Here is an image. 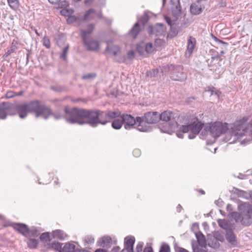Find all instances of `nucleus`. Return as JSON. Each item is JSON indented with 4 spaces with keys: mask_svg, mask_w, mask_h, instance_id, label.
I'll return each mask as SVG.
<instances>
[{
    "mask_svg": "<svg viewBox=\"0 0 252 252\" xmlns=\"http://www.w3.org/2000/svg\"><path fill=\"white\" fill-rule=\"evenodd\" d=\"M179 129L183 133H187L190 130V124L187 125H182L179 127Z\"/></svg>",
    "mask_w": 252,
    "mask_h": 252,
    "instance_id": "864d4df0",
    "label": "nucleus"
},
{
    "mask_svg": "<svg viewBox=\"0 0 252 252\" xmlns=\"http://www.w3.org/2000/svg\"><path fill=\"white\" fill-rule=\"evenodd\" d=\"M149 16L146 12H144L143 15L138 19L137 22L144 26L149 21Z\"/></svg>",
    "mask_w": 252,
    "mask_h": 252,
    "instance_id": "4c0bfd02",
    "label": "nucleus"
},
{
    "mask_svg": "<svg viewBox=\"0 0 252 252\" xmlns=\"http://www.w3.org/2000/svg\"><path fill=\"white\" fill-rule=\"evenodd\" d=\"M15 50H14L13 49H12L10 48H8L7 51L3 55L2 58L3 59L6 58L8 56H9L11 54L15 52Z\"/></svg>",
    "mask_w": 252,
    "mask_h": 252,
    "instance_id": "680f3d73",
    "label": "nucleus"
},
{
    "mask_svg": "<svg viewBox=\"0 0 252 252\" xmlns=\"http://www.w3.org/2000/svg\"><path fill=\"white\" fill-rule=\"evenodd\" d=\"M143 252H154V251L151 246H147L143 249Z\"/></svg>",
    "mask_w": 252,
    "mask_h": 252,
    "instance_id": "338daca9",
    "label": "nucleus"
},
{
    "mask_svg": "<svg viewBox=\"0 0 252 252\" xmlns=\"http://www.w3.org/2000/svg\"><path fill=\"white\" fill-rule=\"evenodd\" d=\"M43 45L47 49H49L51 47L50 40L48 36H44L43 38Z\"/></svg>",
    "mask_w": 252,
    "mask_h": 252,
    "instance_id": "8fccbe9b",
    "label": "nucleus"
},
{
    "mask_svg": "<svg viewBox=\"0 0 252 252\" xmlns=\"http://www.w3.org/2000/svg\"><path fill=\"white\" fill-rule=\"evenodd\" d=\"M212 38L214 39V40L215 41H216V42H218L219 43H221V44H223V45H224L225 46H227L228 45V43L225 42L219 39L218 37H217L216 36H215V35H214L212 34Z\"/></svg>",
    "mask_w": 252,
    "mask_h": 252,
    "instance_id": "13d9d810",
    "label": "nucleus"
},
{
    "mask_svg": "<svg viewBox=\"0 0 252 252\" xmlns=\"http://www.w3.org/2000/svg\"><path fill=\"white\" fill-rule=\"evenodd\" d=\"M73 12V10L66 9L65 8H63V9L61 10L60 11L61 14L64 16H68L69 14H71Z\"/></svg>",
    "mask_w": 252,
    "mask_h": 252,
    "instance_id": "3c124183",
    "label": "nucleus"
},
{
    "mask_svg": "<svg viewBox=\"0 0 252 252\" xmlns=\"http://www.w3.org/2000/svg\"><path fill=\"white\" fill-rule=\"evenodd\" d=\"M213 237L216 240L221 242L224 240L223 236L219 231H214L213 233Z\"/></svg>",
    "mask_w": 252,
    "mask_h": 252,
    "instance_id": "79ce46f5",
    "label": "nucleus"
},
{
    "mask_svg": "<svg viewBox=\"0 0 252 252\" xmlns=\"http://www.w3.org/2000/svg\"><path fill=\"white\" fill-rule=\"evenodd\" d=\"M248 120V117H244L234 124L232 131L235 136L242 137L249 133L252 138V119L250 123L247 125L246 122Z\"/></svg>",
    "mask_w": 252,
    "mask_h": 252,
    "instance_id": "20e7f679",
    "label": "nucleus"
},
{
    "mask_svg": "<svg viewBox=\"0 0 252 252\" xmlns=\"http://www.w3.org/2000/svg\"><path fill=\"white\" fill-rule=\"evenodd\" d=\"M119 115L120 113L111 110L102 111L66 106L64 108L63 119L70 124L89 125L92 127H95L99 124L105 125L111 119Z\"/></svg>",
    "mask_w": 252,
    "mask_h": 252,
    "instance_id": "f257e3e1",
    "label": "nucleus"
},
{
    "mask_svg": "<svg viewBox=\"0 0 252 252\" xmlns=\"http://www.w3.org/2000/svg\"><path fill=\"white\" fill-rule=\"evenodd\" d=\"M120 118H122L124 127L126 129H130L132 128H136L138 125L136 118H134L131 115L123 114L121 115Z\"/></svg>",
    "mask_w": 252,
    "mask_h": 252,
    "instance_id": "1a4fd4ad",
    "label": "nucleus"
},
{
    "mask_svg": "<svg viewBox=\"0 0 252 252\" xmlns=\"http://www.w3.org/2000/svg\"><path fill=\"white\" fill-rule=\"evenodd\" d=\"M51 89L52 90L56 92H62L64 90V87L60 86V85H57L54 86H51Z\"/></svg>",
    "mask_w": 252,
    "mask_h": 252,
    "instance_id": "5fc2aeb1",
    "label": "nucleus"
},
{
    "mask_svg": "<svg viewBox=\"0 0 252 252\" xmlns=\"http://www.w3.org/2000/svg\"><path fill=\"white\" fill-rule=\"evenodd\" d=\"M203 126L204 124L200 121H198L197 123L195 122L191 123L190 124V130L192 133L198 134L203 128Z\"/></svg>",
    "mask_w": 252,
    "mask_h": 252,
    "instance_id": "aec40b11",
    "label": "nucleus"
},
{
    "mask_svg": "<svg viewBox=\"0 0 252 252\" xmlns=\"http://www.w3.org/2000/svg\"><path fill=\"white\" fill-rule=\"evenodd\" d=\"M97 74L95 73H89L86 74H84L82 76L83 80H88L96 77Z\"/></svg>",
    "mask_w": 252,
    "mask_h": 252,
    "instance_id": "49530a36",
    "label": "nucleus"
},
{
    "mask_svg": "<svg viewBox=\"0 0 252 252\" xmlns=\"http://www.w3.org/2000/svg\"><path fill=\"white\" fill-rule=\"evenodd\" d=\"M178 33V31L176 28V26L173 24V26H170V35L173 37L176 36Z\"/></svg>",
    "mask_w": 252,
    "mask_h": 252,
    "instance_id": "de8ad7c7",
    "label": "nucleus"
},
{
    "mask_svg": "<svg viewBox=\"0 0 252 252\" xmlns=\"http://www.w3.org/2000/svg\"><path fill=\"white\" fill-rule=\"evenodd\" d=\"M15 50H14L13 49H12L10 48H8L7 51L3 55L2 58L3 59L6 58L8 56H9L11 54L15 52Z\"/></svg>",
    "mask_w": 252,
    "mask_h": 252,
    "instance_id": "052dcab7",
    "label": "nucleus"
},
{
    "mask_svg": "<svg viewBox=\"0 0 252 252\" xmlns=\"http://www.w3.org/2000/svg\"><path fill=\"white\" fill-rule=\"evenodd\" d=\"M166 28L162 23H157L153 26H149L147 31L150 35L155 34L156 36H161L166 32Z\"/></svg>",
    "mask_w": 252,
    "mask_h": 252,
    "instance_id": "9d476101",
    "label": "nucleus"
},
{
    "mask_svg": "<svg viewBox=\"0 0 252 252\" xmlns=\"http://www.w3.org/2000/svg\"><path fill=\"white\" fill-rule=\"evenodd\" d=\"M119 51L120 48L117 46H113L111 48H109L108 46H107L105 49V52H109V54L113 56H116Z\"/></svg>",
    "mask_w": 252,
    "mask_h": 252,
    "instance_id": "7c9ffc66",
    "label": "nucleus"
},
{
    "mask_svg": "<svg viewBox=\"0 0 252 252\" xmlns=\"http://www.w3.org/2000/svg\"><path fill=\"white\" fill-rule=\"evenodd\" d=\"M115 112H119L120 113V115L114 118V121L112 122V124H111V126L112 127H113V128L115 129H120L123 125V121H122V118H120V119H119L118 118V117H120L121 116V112H119L118 110L117 111H115ZM112 120H113V119H112ZM111 119L110 120V121L109 122H110L111 121Z\"/></svg>",
    "mask_w": 252,
    "mask_h": 252,
    "instance_id": "4be33fe9",
    "label": "nucleus"
},
{
    "mask_svg": "<svg viewBox=\"0 0 252 252\" xmlns=\"http://www.w3.org/2000/svg\"><path fill=\"white\" fill-rule=\"evenodd\" d=\"M158 73L159 71L158 69H153L147 72V75L150 77H155L158 76Z\"/></svg>",
    "mask_w": 252,
    "mask_h": 252,
    "instance_id": "c03bdc74",
    "label": "nucleus"
},
{
    "mask_svg": "<svg viewBox=\"0 0 252 252\" xmlns=\"http://www.w3.org/2000/svg\"><path fill=\"white\" fill-rule=\"evenodd\" d=\"M83 241L84 245L85 246H87L88 245H91L94 244V239L92 235H87L84 237Z\"/></svg>",
    "mask_w": 252,
    "mask_h": 252,
    "instance_id": "f704fd0d",
    "label": "nucleus"
},
{
    "mask_svg": "<svg viewBox=\"0 0 252 252\" xmlns=\"http://www.w3.org/2000/svg\"><path fill=\"white\" fill-rule=\"evenodd\" d=\"M171 1H174L177 3L175 7L172 8V12L176 14H180L182 11V8L180 2V0H172Z\"/></svg>",
    "mask_w": 252,
    "mask_h": 252,
    "instance_id": "c9c22d12",
    "label": "nucleus"
},
{
    "mask_svg": "<svg viewBox=\"0 0 252 252\" xmlns=\"http://www.w3.org/2000/svg\"><path fill=\"white\" fill-rule=\"evenodd\" d=\"M135 239L133 236H127L124 239V248L125 249L130 250L131 252H134L133 247L135 243Z\"/></svg>",
    "mask_w": 252,
    "mask_h": 252,
    "instance_id": "dca6fc26",
    "label": "nucleus"
},
{
    "mask_svg": "<svg viewBox=\"0 0 252 252\" xmlns=\"http://www.w3.org/2000/svg\"><path fill=\"white\" fill-rule=\"evenodd\" d=\"M127 58L130 59L132 60L134 58V52L132 50H130L128 52L127 54Z\"/></svg>",
    "mask_w": 252,
    "mask_h": 252,
    "instance_id": "69168bd1",
    "label": "nucleus"
},
{
    "mask_svg": "<svg viewBox=\"0 0 252 252\" xmlns=\"http://www.w3.org/2000/svg\"><path fill=\"white\" fill-rule=\"evenodd\" d=\"M94 29V25L90 24L87 26V30H81L80 31V36L82 39H84L86 37H88L89 35H90L93 31Z\"/></svg>",
    "mask_w": 252,
    "mask_h": 252,
    "instance_id": "393cba45",
    "label": "nucleus"
},
{
    "mask_svg": "<svg viewBox=\"0 0 252 252\" xmlns=\"http://www.w3.org/2000/svg\"><path fill=\"white\" fill-rule=\"evenodd\" d=\"M178 117V114L170 110H166L159 114V120L164 122L175 121L176 119Z\"/></svg>",
    "mask_w": 252,
    "mask_h": 252,
    "instance_id": "ddd939ff",
    "label": "nucleus"
},
{
    "mask_svg": "<svg viewBox=\"0 0 252 252\" xmlns=\"http://www.w3.org/2000/svg\"><path fill=\"white\" fill-rule=\"evenodd\" d=\"M10 226L26 238L36 237L39 235V231L34 226L29 228L27 224L20 222L12 223Z\"/></svg>",
    "mask_w": 252,
    "mask_h": 252,
    "instance_id": "423d86ee",
    "label": "nucleus"
},
{
    "mask_svg": "<svg viewBox=\"0 0 252 252\" xmlns=\"http://www.w3.org/2000/svg\"><path fill=\"white\" fill-rule=\"evenodd\" d=\"M183 66L179 65L168 64L163 67L162 72H169L170 77L174 81L184 82L187 79V74L183 72Z\"/></svg>",
    "mask_w": 252,
    "mask_h": 252,
    "instance_id": "39448f33",
    "label": "nucleus"
},
{
    "mask_svg": "<svg viewBox=\"0 0 252 252\" xmlns=\"http://www.w3.org/2000/svg\"><path fill=\"white\" fill-rule=\"evenodd\" d=\"M174 249L175 252H189L187 250L180 247L177 242L174 241L173 243Z\"/></svg>",
    "mask_w": 252,
    "mask_h": 252,
    "instance_id": "37998d69",
    "label": "nucleus"
},
{
    "mask_svg": "<svg viewBox=\"0 0 252 252\" xmlns=\"http://www.w3.org/2000/svg\"><path fill=\"white\" fill-rule=\"evenodd\" d=\"M228 124L220 122H216L209 126L210 135L214 137L218 138L221 134L224 133L228 129Z\"/></svg>",
    "mask_w": 252,
    "mask_h": 252,
    "instance_id": "6e6552de",
    "label": "nucleus"
},
{
    "mask_svg": "<svg viewBox=\"0 0 252 252\" xmlns=\"http://www.w3.org/2000/svg\"><path fill=\"white\" fill-rule=\"evenodd\" d=\"M141 31V29L140 24H139V22H137L129 30L128 32V35L133 39H135L137 38Z\"/></svg>",
    "mask_w": 252,
    "mask_h": 252,
    "instance_id": "f3484780",
    "label": "nucleus"
},
{
    "mask_svg": "<svg viewBox=\"0 0 252 252\" xmlns=\"http://www.w3.org/2000/svg\"><path fill=\"white\" fill-rule=\"evenodd\" d=\"M239 210L242 213L241 224L249 226L252 224V206L244 203L239 206Z\"/></svg>",
    "mask_w": 252,
    "mask_h": 252,
    "instance_id": "0eeeda50",
    "label": "nucleus"
},
{
    "mask_svg": "<svg viewBox=\"0 0 252 252\" xmlns=\"http://www.w3.org/2000/svg\"><path fill=\"white\" fill-rule=\"evenodd\" d=\"M230 218L232 220H234L235 222L241 223L242 213H238L237 212H233L230 214Z\"/></svg>",
    "mask_w": 252,
    "mask_h": 252,
    "instance_id": "2f4dec72",
    "label": "nucleus"
},
{
    "mask_svg": "<svg viewBox=\"0 0 252 252\" xmlns=\"http://www.w3.org/2000/svg\"><path fill=\"white\" fill-rule=\"evenodd\" d=\"M145 43L141 42L137 44L136 51L140 55H143L145 51Z\"/></svg>",
    "mask_w": 252,
    "mask_h": 252,
    "instance_id": "e433bc0d",
    "label": "nucleus"
},
{
    "mask_svg": "<svg viewBox=\"0 0 252 252\" xmlns=\"http://www.w3.org/2000/svg\"><path fill=\"white\" fill-rule=\"evenodd\" d=\"M7 1L11 9L16 10L19 8L20 2L18 0H7Z\"/></svg>",
    "mask_w": 252,
    "mask_h": 252,
    "instance_id": "473e14b6",
    "label": "nucleus"
},
{
    "mask_svg": "<svg viewBox=\"0 0 252 252\" xmlns=\"http://www.w3.org/2000/svg\"><path fill=\"white\" fill-rule=\"evenodd\" d=\"M196 44V39L194 37L190 36L188 39L187 50L189 55H191L192 53Z\"/></svg>",
    "mask_w": 252,
    "mask_h": 252,
    "instance_id": "412c9836",
    "label": "nucleus"
},
{
    "mask_svg": "<svg viewBox=\"0 0 252 252\" xmlns=\"http://www.w3.org/2000/svg\"><path fill=\"white\" fill-rule=\"evenodd\" d=\"M164 42L163 39H156L155 41V44L156 46H160Z\"/></svg>",
    "mask_w": 252,
    "mask_h": 252,
    "instance_id": "0e129e2a",
    "label": "nucleus"
},
{
    "mask_svg": "<svg viewBox=\"0 0 252 252\" xmlns=\"http://www.w3.org/2000/svg\"><path fill=\"white\" fill-rule=\"evenodd\" d=\"M65 35L63 33H60L57 35L56 37L57 43L59 46L61 45L65 41Z\"/></svg>",
    "mask_w": 252,
    "mask_h": 252,
    "instance_id": "58836bf2",
    "label": "nucleus"
},
{
    "mask_svg": "<svg viewBox=\"0 0 252 252\" xmlns=\"http://www.w3.org/2000/svg\"><path fill=\"white\" fill-rule=\"evenodd\" d=\"M69 45L67 44L63 48V52L60 56V58L63 61H66L67 60V54L69 49Z\"/></svg>",
    "mask_w": 252,
    "mask_h": 252,
    "instance_id": "ea45409f",
    "label": "nucleus"
},
{
    "mask_svg": "<svg viewBox=\"0 0 252 252\" xmlns=\"http://www.w3.org/2000/svg\"><path fill=\"white\" fill-rule=\"evenodd\" d=\"M145 51L147 53L151 54L153 52L154 49L152 43H148L145 44Z\"/></svg>",
    "mask_w": 252,
    "mask_h": 252,
    "instance_id": "a18cd8bd",
    "label": "nucleus"
},
{
    "mask_svg": "<svg viewBox=\"0 0 252 252\" xmlns=\"http://www.w3.org/2000/svg\"><path fill=\"white\" fill-rule=\"evenodd\" d=\"M224 54V52L223 51H220V54L218 53L217 55L212 56L211 57V59L213 61L215 60H218L219 59H220V56L223 55Z\"/></svg>",
    "mask_w": 252,
    "mask_h": 252,
    "instance_id": "e2e57ef3",
    "label": "nucleus"
},
{
    "mask_svg": "<svg viewBox=\"0 0 252 252\" xmlns=\"http://www.w3.org/2000/svg\"><path fill=\"white\" fill-rule=\"evenodd\" d=\"M39 239L42 242L50 244L49 242L53 239L52 232H45L41 233Z\"/></svg>",
    "mask_w": 252,
    "mask_h": 252,
    "instance_id": "cd10ccee",
    "label": "nucleus"
},
{
    "mask_svg": "<svg viewBox=\"0 0 252 252\" xmlns=\"http://www.w3.org/2000/svg\"><path fill=\"white\" fill-rule=\"evenodd\" d=\"M52 238L63 241L67 237V234L62 230L56 229L52 231Z\"/></svg>",
    "mask_w": 252,
    "mask_h": 252,
    "instance_id": "6ab92c4d",
    "label": "nucleus"
},
{
    "mask_svg": "<svg viewBox=\"0 0 252 252\" xmlns=\"http://www.w3.org/2000/svg\"><path fill=\"white\" fill-rule=\"evenodd\" d=\"M41 106V107L44 108L46 110L44 111V114L41 115L39 117H41L44 120H47L50 116H53L56 120H60L62 118H63V115L53 113L50 107L47 106L42 101Z\"/></svg>",
    "mask_w": 252,
    "mask_h": 252,
    "instance_id": "f8f14e48",
    "label": "nucleus"
},
{
    "mask_svg": "<svg viewBox=\"0 0 252 252\" xmlns=\"http://www.w3.org/2000/svg\"><path fill=\"white\" fill-rule=\"evenodd\" d=\"M18 44H19V42L18 40V38H14L12 40L9 48L16 51L18 48Z\"/></svg>",
    "mask_w": 252,
    "mask_h": 252,
    "instance_id": "09e8293b",
    "label": "nucleus"
},
{
    "mask_svg": "<svg viewBox=\"0 0 252 252\" xmlns=\"http://www.w3.org/2000/svg\"><path fill=\"white\" fill-rule=\"evenodd\" d=\"M235 189V193L237 194L238 196H243L246 194V192L244 190L239 189L236 188H234Z\"/></svg>",
    "mask_w": 252,
    "mask_h": 252,
    "instance_id": "bf43d9fd",
    "label": "nucleus"
},
{
    "mask_svg": "<svg viewBox=\"0 0 252 252\" xmlns=\"http://www.w3.org/2000/svg\"><path fill=\"white\" fill-rule=\"evenodd\" d=\"M10 108L8 104L3 102L0 103V119L5 120L6 118V111L9 110Z\"/></svg>",
    "mask_w": 252,
    "mask_h": 252,
    "instance_id": "5701e85b",
    "label": "nucleus"
},
{
    "mask_svg": "<svg viewBox=\"0 0 252 252\" xmlns=\"http://www.w3.org/2000/svg\"><path fill=\"white\" fill-rule=\"evenodd\" d=\"M28 240L27 241L28 247L31 250L37 249L39 241L37 239L32 237L27 238Z\"/></svg>",
    "mask_w": 252,
    "mask_h": 252,
    "instance_id": "bb28decb",
    "label": "nucleus"
},
{
    "mask_svg": "<svg viewBox=\"0 0 252 252\" xmlns=\"http://www.w3.org/2000/svg\"><path fill=\"white\" fill-rule=\"evenodd\" d=\"M159 252H170V247L169 245L165 243H162L160 247Z\"/></svg>",
    "mask_w": 252,
    "mask_h": 252,
    "instance_id": "a19ab883",
    "label": "nucleus"
},
{
    "mask_svg": "<svg viewBox=\"0 0 252 252\" xmlns=\"http://www.w3.org/2000/svg\"><path fill=\"white\" fill-rule=\"evenodd\" d=\"M195 236L197 240L198 244L200 246L205 248L206 246V241L205 236L203 233L201 231L196 232Z\"/></svg>",
    "mask_w": 252,
    "mask_h": 252,
    "instance_id": "a878e982",
    "label": "nucleus"
},
{
    "mask_svg": "<svg viewBox=\"0 0 252 252\" xmlns=\"http://www.w3.org/2000/svg\"><path fill=\"white\" fill-rule=\"evenodd\" d=\"M205 7L200 5V3L196 1L192 3L190 6V12L194 15H198L201 14Z\"/></svg>",
    "mask_w": 252,
    "mask_h": 252,
    "instance_id": "2eb2a0df",
    "label": "nucleus"
},
{
    "mask_svg": "<svg viewBox=\"0 0 252 252\" xmlns=\"http://www.w3.org/2000/svg\"><path fill=\"white\" fill-rule=\"evenodd\" d=\"M83 44L86 47L89 51H96L99 47L98 41L94 39L88 40V37H86L84 39H82Z\"/></svg>",
    "mask_w": 252,
    "mask_h": 252,
    "instance_id": "4468645a",
    "label": "nucleus"
},
{
    "mask_svg": "<svg viewBox=\"0 0 252 252\" xmlns=\"http://www.w3.org/2000/svg\"><path fill=\"white\" fill-rule=\"evenodd\" d=\"M218 223L220 227L223 228V229H225L226 232L228 231V230L232 229L230 225L225 219L219 220H218Z\"/></svg>",
    "mask_w": 252,
    "mask_h": 252,
    "instance_id": "c756f323",
    "label": "nucleus"
},
{
    "mask_svg": "<svg viewBox=\"0 0 252 252\" xmlns=\"http://www.w3.org/2000/svg\"><path fill=\"white\" fill-rule=\"evenodd\" d=\"M69 2L66 0H63L59 3V7L60 8H65L69 6Z\"/></svg>",
    "mask_w": 252,
    "mask_h": 252,
    "instance_id": "6e6d98bb",
    "label": "nucleus"
},
{
    "mask_svg": "<svg viewBox=\"0 0 252 252\" xmlns=\"http://www.w3.org/2000/svg\"><path fill=\"white\" fill-rule=\"evenodd\" d=\"M77 20V17L75 15H71L68 16L67 19V23L68 24H72L75 22Z\"/></svg>",
    "mask_w": 252,
    "mask_h": 252,
    "instance_id": "4d7b16f0",
    "label": "nucleus"
},
{
    "mask_svg": "<svg viewBox=\"0 0 252 252\" xmlns=\"http://www.w3.org/2000/svg\"><path fill=\"white\" fill-rule=\"evenodd\" d=\"M164 19L169 26H171L173 25V24H172V20L169 17L165 16L164 17Z\"/></svg>",
    "mask_w": 252,
    "mask_h": 252,
    "instance_id": "774afa93",
    "label": "nucleus"
},
{
    "mask_svg": "<svg viewBox=\"0 0 252 252\" xmlns=\"http://www.w3.org/2000/svg\"><path fill=\"white\" fill-rule=\"evenodd\" d=\"M207 90L206 91L210 92L211 94V95H216L218 98L220 97V95L221 93L220 91L218 90L214 86H208L207 87Z\"/></svg>",
    "mask_w": 252,
    "mask_h": 252,
    "instance_id": "72a5a7b5",
    "label": "nucleus"
},
{
    "mask_svg": "<svg viewBox=\"0 0 252 252\" xmlns=\"http://www.w3.org/2000/svg\"><path fill=\"white\" fill-rule=\"evenodd\" d=\"M8 104L10 108L6 111L7 115H13L16 113L21 119L26 118L28 113H34L36 118H39L44 114V108L41 107V101L34 99L27 103L14 104L8 102H4Z\"/></svg>",
    "mask_w": 252,
    "mask_h": 252,
    "instance_id": "f03ea898",
    "label": "nucleus"
},
{
    "mask_svg": "<svg viewBox=\"0 0 252 252\" xmlns=\"http://www.w3.org/2000/svg\"><path fill=\"white\" fill-rule=\"evenodd\" d=\"M76 246L74 244L69 242L65 243L63 247L62 252H75Z\"/></svg>",
    "mask_w": 252,
    "mask_h": 252,
    "instance_id": "c85d7f7f",
    "label": "nucleus"
},
{
    "mask_svg": "<svg viewBox=\"0 0 252 252\" xmlns=\"http://www.w3.org/2000/svg\"><path fill=\"white\" fill-rule=\"evenodd\" d=\"M226 239L227 241L233 246L237 245L236 236L235 235L232 229L228 230L226 232Z\"/></svg>",
    "mask_w": 252,
    "mask_h": 252,
    "instance_id": "a211bd4d",
    "label": "nucleus"
},
{
    "mask_svg": "<svg viewBox=\"0 0 252 252\" xmlns=\"http://www.w3.org/2000/svg\"><path fill=\"white\" fill-rule=\"evenodd\" d=\"M159 113L158 112H148L143 116L136 117L138 122L136 129L141 132H148L151 130V127L147 124H154L159 120Z\"/></svg>",
    "mask_w": 252,
    "mask_h": 252,
    "instance_id": "7ed1b4c3",
    "label": "nucleus"
},
{
    "mask_svg": "<svg viewBox=\"0 0 252 252\" xmlns=\"http://www.w3.org/2000/svg\"><path fill=\"white\" fill-rule=\"evenodd\" d=\"M117 242L115 238H112L110 236L106 235L100 238L97 242V245L100 247L109 248L113 244H116Z\"/></svg>",
    "mask_w": 252,
    "mask_h": 252,
    "instance_id": "9b49d317",
    "label": "nucleus"
},
{
    "mask_svg": "<svg viewBox=\"0 0 252 252\" xmlns=\"http://www.w3.org/2000/svg\"><path fill=\"white\" fill-rule=\"evenodd\" d=\"M191 247L193 252H202L206 250L200 248L197 244L191 243Z\"/></svg>",
    "mask_w": 252,
    "mask_h": 252,
    "instance_id": "603ef678",
    "label": "nucleus"
},
{
    "mask_svg": "<svg viewBox=\"0 0 252 252\" xmlns=\"http://www.w3.org/2000/svg\"><path fill=\"white\" fill-rule=\"evenodd\" d=\"M48 246V249H52L58 252H62L63 251V244L58 242L54 241L50 244H47Z\"/></svg>",
    "mask_w": 252,
    "mask_h": 252,
    "instance_id": "b1692460",
    "label": "nucleus"
}]
</instances>
